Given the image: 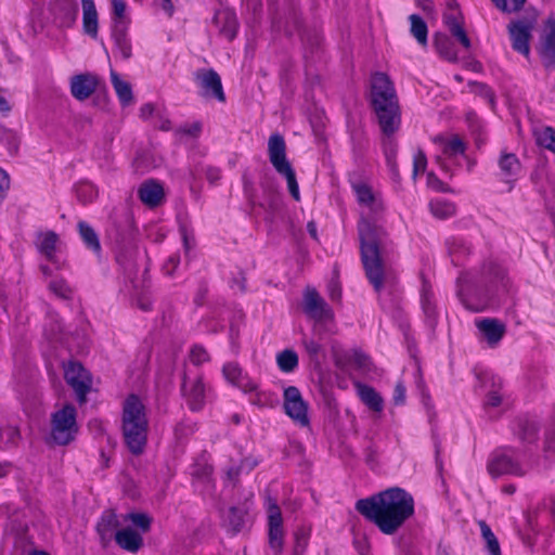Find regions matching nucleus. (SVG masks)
I'll return each mask as SVG.
<instances>
[{"label":"nucleus","mask_w":555,"mask_h":555,"mask_svg":"<svg viewBox=\"0 0 555 555\" xmlns=\"http://www.w3.org/2000/svg\"><path fill=\"white\" fill-rule=\"evenodd\" d=\"M118 526L117 515L112 511H105L96 526L102 544L106 545L113 538L115 539Z\"/></svg>","instance_id":"nucleus-28"},{"label":"nucleus","mask_w":555,"mask_h":555,"mask_svg":"<svg viewBox=\"0 0 555 555\" xmlns=\"http://www.w3.org/2000/svg\"><path fill=\"white\" fill-rule=\"evenodd\" d=\"M127 28H113V39L115 42L116 52L125 60H128L132 54V47L130 39L126 34Z\"/></svg>","instance_id":"nucleus-36"},{"label":"nucleus","mask_w":555,"mask_h":555,"mask_svg":"<svg viewBox=\"0 0 555 555\" xmlns=\"http://www.w3.org/2000/svg\"><path fill=\"white\" fill-rule=\"evenodd\" d=\"M358 395L371 410L380 412L383 410L382 397L370 386L357 384Z\"/></svg>","instance_id":"nucleus-35"},{"label":"nucleus","mask_w":555,"mask_h":555,"mask_svg":"<svg viewBox=\"0 0 555 555\" xmlns=\"http://www.w3.org/2000/svg\"><path fill=\"white\" fill-rule=\"evenodd\" d=\"M352 191L356 195L358 204L369 215L377 216L384 210V201L378 191L363 180H354L351 182Z\"/></svg>","instance_id":"nucleus-10"},{"label":"nucleus","mask_w":555,"mask_h":555,"mask_svg":"<svg viewBox=\"0 0 555 555\" xmlns=\"http://www.w3.org/2000/svg\"><path fill=\"white\" fill-rule=\"evenodd\" d=\"M18 441L20 431L17 427L0 415V449L10 450L16 447Z\"/></svg>","instance_id":"nucleus-31"},{"label":"nucleus","mask_w":555,"mask_h":555,"mask_svg":"<svg viewBox=\"0 0 555 555\" xmlns=\"http://www.w3.org/2000/svg\"><path fill=\"white\" fill-rule=\"evenodd\" d=\"M12 470V464L9 462L0 463V478H3L10 474Z\"/></svg>","instance_id":"nucleus-62"},{"label":"nucleus","mask_w":555,"mask_h":555,"mask_svg":"<svg viewBox=\"0 0 555 555\" xmlns=\"http://www.w3.org/2000/svg\"><path fill=\"white\" fill-rule=\"evenodd\" d=\"M111 82L122 107L133 104L132 88L128 81L121 79L116 72L111 70Z\"/></svg>","instance_id":"nucleus-33"},{"label":"nucleus","mask_w":555,"mask_h":555,"mask_svg":"<svg viewBox=\"0 0 555 555\" xmlns=\"http://www.w3.org/2000/svg\"><path fill=\"white\" fill-rule=\"evenodd\" d=\"M215 25L219 33L228 40H232L237 30V21L235 13L228 9L219 10L214 17Z\"/></svg>","instance_id":"nucleus-27"},{"label":"nucleus","mask_w":555,"mask_h":555,"mask_svg":"<svg viewBox=\"0 0 555 555\" xmlns=\"http://www.w3.org/2000/svg\"><path fill=\"white\" fill-rule=\"evenodd\" d=\"M77 195L79 199H81L85 203L91 202L93 198L96 197L98 191L92 183L83 182L78 185Z\"/></svg>","instance_id":"nucleus-45"},{"label":"nucleus","mask_w":555,"mask_h":555,"mask_svg":"<svg viewBox=\"0 0 555 555\" xmlns=\"http://www.w3.org/2000/svg\"><path fill=\"white\" fill-rule=\"evenodd\" d=\"M532 29L533 23L529 21H516L508 25L513 49L526 57L530 54L529 40Z\"/></svg>","instance_id":"nucleus-17"},{"label":"nucleus","mask_w":555,"mask_h":555,"mask_svg":"<svg viewBox=\"0 0 555 555\" xmlns=\"http://www.w3.org/2000/svg\"><path fill=\"white\" fill-rule=\"evenodd\" d=\"M539 54L546 68H555V22L548 20L539 47Z\"/></svg>","instance_id":"nucleus-24"},{"label":"nucleus","mask_w":555,"mask_h":555,"mask_svg":"<svg viewBox=\"0 0 555 555\" xmlns=\"http://www.w3.org/2000/svg\"><path fill=\"white\" fill-rule=\"evenodd\" d=\"M267 514L269 545L275 554H280L284 545V528L282 513L276 503L269 502Z\"/></svg>","instance_id":"nucleus-15"},{"label":"nucleus","mask_w":555,"mask_h":555,"mask_svg":"<svg viewBox=\"0 0 555 555\" xmlns=\"http://www.w3.org/2000/svg\"><path fill=\"white\" fill-rule=\"evenodd\" d=\"M12 109V105L8 99L0 93V118L7 117Z\"/></svg>","instance_id":"nucleus-56"},{"label":"nucleus","mask_w":555,"mask_h":555,"mask_svg":"<svg viewBox=\"0 0 555 555\" xmlns=\"http://www.w3.org/2000/svg\"><path fill=\"white\" fill-rule=\"evenodd\" d=\"M427 158L423 152H418L414 155V169L413 176L417 177L420 173H423L426 169Z\"/></svg>","instance_id":"nucleus-51"},{"label":"nucleus","mask_w":555,"mask_h":555,"mask_svg":"<svg viewBox=\"0 0 555 555\" xmlns=\"http://www.w3.org/2000/svg\"><path fill=\"white\" fill-rule=\"evenodd\" d=\"M180 263V256L179 255H171L168 260L164 264V271L166 274L171 275L178 264Z\"/></svg>","instance_id":"nucleus-54"},{"label":"nucleus","mask_w":555,"mask_h":555,"mask_svg":"<svg viewBox=\"0 0 555 555\" xmlns=\"http://www.w3.org/2000/svg\"><path fill=\"white\" fill-rule=\"evenodd\" d=\"M479 387L486 391L483 406L490 413L491 410L499 409L503 404L502 387L503 380L500 376L485 371L477 374Z\"/></svg>","instance_id":"nucleus-12"},{"label":"nucleus","mask_w":555,"mask_h":555,"mask_svg":"<svg viewBox=\"0 0 555 555\" xmlns=\"http://www.w3.org/2000/svg\"><path fill=\"white\" fill-rule=\"evenodd\" d=\"M307 228H308V231L311 234V236L315 238L317 237V227H315V224L313 222H309Z\"/></svg>","instance_id":"nucleus-64"},{"label":"nucleus","mask_w":555,"mask_h":555,"mask_svg":"<svg viewBox=\"0 0 555 555\" xmlns=\"http://www.w3.org/2000/svg\"><path fill=\"white\" fill-rule=\"evenodd\" d=\"M78 229L81 238L86 245L94 251L100 250V242L93 229L86 222L81 221L78 223Z\"/></svg>","instance_id":"nucleus-44"},{"label":"nucleus","mask_w":555,"mask_h":555,"mask_svg":"<svg viewBox=\"0 0 555 555\" xmlns=\"http://www.w3.org/2000/svg\"><path fill=\"white\" fill-rule=\"evenodd\" d=\"M194 80L204 98H215L220 102H224L221 78L214 69H198L194 74Z\"/></svg>","instance_id":"nucleus-14"},{"label":"nucleus","mask_w":555,"mask_h":555,"mask_svg":"<svg viewBox=\"0 0 555 555\" xmlns=\"http://www.w3.org/2000/svg\"><path fill=\"white\" fill-rule=\"evenodd\" d=\"M304 346H305L306 351L312 358H317L322 350L321 344L311 338H304Z\"/></svg>","instance_id":"nucleus-53"},{"label":"nucleus","mask_w":555,"mask_h":555,"mask_svg":"<svg viewBox=\"0 0 555 555\" xmlns=\"http://www.w3.org/2000/svg\"><path fill=\"white\" fill-rule=\"evenodd\" d=\"M54 23L64 28L72 27L78 15L76 0H54L50 5Z\"/></svg>","instance_id":"nucleus-22"},{"label":"nucleus","mask_w":555,"mask_h":555,"mask_svg":"<svg viewBox=\"0 0 555 555\" xmlns=\"http://www.w3.org/2000/svg\"><path fill=\"white\" fill-rule=\"evenodd\" d=\"M429 208L434 217L438 219H448L455 214V207L452 203L436 198L429 203Z\"/></svg>","instance_id":"nucleus-38"},{"label":"nucleus","mask_w":555,"mask_h":555,"mask_svg":"<svg viewBox=\"0 0 555 555\" xmlns=\"http://www.w3.org/2000/svg\"><path fill=\"white\" fill-rule=\"evenodd\" d=\"M38 251L50 262L61 268V260L59 257L60 240L56 233L52 231L38 232L35 241Z\"/></svg>","instance_id":"nucleus-18"},{"label":"nucleus","mask_w":555,"mask_h":555,"mask_svg":"<svg viewBox=\"0 0 555 555\" xmlns=\"http://www.w3.org/2000/svg\"><path fill=\"white\" fill-rule=\"evenodd\" d=\"M427 183L434 190H442V182L434 173H428Z\"/></svg>","instance_id":"nucleus-61"},{"label":"nucleus","mask_w":555,"mask_h":555,"mask_svg":"<svg viewBox=\"0 0 555 555\" xmlns=\"http://www.w3.org/2000/svg\"><path fill=\"white\" fill-rule=\"evenodd\" d=\"M356 509L378 530L391 535L414 514V499L405 490L395 487L358 500Z\"/></svg>","instance_id":"nucleus-1"},{"label":"nucleus","mask_w":555,"mask_h":555,"mask_svg":"<svg viewBox=\"0 0 555 555\" xmlns=\"http://www.w3.org/2000/svg\"><path fill=\"white\" fill-rule=\"evenodd\" d=\"M545 446L547 451L555 453V428L547 433Z\"/></svg>","instance_id":"nucleus-59"},{"label":"nucleus","mask_w":555,"mask_h":555,"mask_svg":"<svg viewBox=\"0 0 555 555\" xmlns=\"http://www.w3.org/2000/svg\"><path fill=\"white\" fill-rule=\"evenodd\" d=\"M121 431L130 452L141 454L147 441L149 418L145 405L135 395L128 396L124 401Z\"/></svg>","instance_id":"nucleus-4"},{"label":"nucleus","mask_w":555,"mask_h":555,"mask_svg":"<svg viewBox=\"0 0 555 555\" xmlns=\"http://www.w3.org/2000/svg\"><path fill=\"white\" fill-rule=\"evenodd\" d=\"M182 393L192 411H199L206 400L207 388L201 377L185 378Z\"/></svg>","instance_id":"nucleus-21"},{"label":"nucleus","mask_w":555,"mask_h":555,"mask_svg":"<svg viewBox=\"0 0 555 555\" xmlns=\"http://www.w3.org/2000/svg\"><path fill=\"white\" fill-rule=\"evenodd\" d=\"M434 44L441 57L447 61L455 62L457 60V53L453 42L444 34H436L434 37Z\"/></svg>","instance_id":"nucleus-34"},{"label":"nucleus","mask_w":555,"mask_h":555,"mask_svg":"<svg viewBox=\"0 0 555 555\" xmlns=\"http://www.w3.org/2000/svg\"><path fill=\"white\" fill-rule=\"evenodd\" d=\"M122 522L131 526L119 529L115 541L122 550L137 553L143 545V534L150 530L152 518L145 513L132 512L124 515Z\"/></svg>","instance_id":"nucleus-5"},{"label":"nucleus","mask_w":555,"mask_h":555,"mask_svg":"<svg viewBox=\"0 0 555 555\" xmlns=\"http://www.w3.org/2000/svg\"><path fill=\"white\" fill-rule=\"evenodd\" d=\"M99 78L95 74L83 73L74 75L69 80L70 94L77 101L89 99L96 90Z\"/></svg>","instance_id":"nucleus-20"},{"label":"nucleus","mask_w":555,"mask_h":555,"mask_svg":"<svg viewBox=\"0 0 555 555\" xmlns=\"http://www.w3.org/2000/svg\"><path fill=\"white\" fill-rule=\"evenodd\" d=\"M64 376L67 384L73 388L78 401L83 403L92 384L89 372L77 362H68L64 366Z\"/></svg>","instance_id":"nucleus-13"},{"label":"nucleus","mask_w":555,"mask_h":555,"mask_svg":"<svg viewBox=\"0 0 555 555\" xmlns=\"http://www.w3.org/2000/svg\"><path fill=\"white\" fill-rule=\"evenodd\" d=\"M449 253L452 256V261L454 263H459L461 260V256L465 255L468 251V248L465 247L462 243L456 242L455 240L452 242H448Z\"/></svg>","instance_id":"nucleus-48"},{"label":"nucleus","mask_w":555,"mask_h":555,"mask_svg":"<svg viewBox=\"0 0 555 555\" xmlns=\"http://www.w3.org/2000/svg\"><path fill=\"white\" fill-rule=\"evenodd\" d=\"M49 287L55 295L63 298H67L70 294V288L63 280L51 281Z\"/></svg>","instance_id":"nucleus-49"},{"label":"nucleus","mask_w":555,"mask_h":555,"mask_svg":"<svg viewBox=\"0 0 555 555\" xmlns=\"http://www.w3.org/2000/svg\"><path fill=\"white\" fill-rule=\"evenodd\" d=\"M526 0H492L498 9L504 12H515L519 10Z\"/></svg>","instance_id":"nucleus-47"},{"label":"nucleus","mask_w":555,"mask_h":555,"mask_svg":"<svg viewBox=\"0 0 555 555\" xmlns=\"http://www.w3.org/2000/svg\"><path fill=\"white\" fill-rule=\"evenodd\" d=\"M476 326L491 346L496 345L505 333V326L493 319L477 320Z\"/></svg>","instance_id":"nucleus-29"},{"label":"nucleus","mask_w":555,"mask_h":555,"mask_svg":"<svg viewBox=\"0 0 555 555\" xmlns=\"http://www.w3.org/2000/svg\"><path fill=\"white\" fill-rule=\"evenodd\" d=\"M77 412L74 405L65 404L52 414L51 436L57 444H67L78 433Z\"/></svg>","instance_id":"nucleus-9"},{"label":"nucleus","mask_w":555,"mask_h":555,"mask_svg":"<svg viewBox=\"0 0 555 555\" xmlns=\"http://www.w3.org/2000/svg\"><path fill=\"white\" fill-rule=\"evenodd\" d=\"M479 526H480L481 535L486 542L487 550H488L489 554L490 555H501V548H500L499 541H498L496 537L494 535V533L492 532L491 528L485 521H480Z\"/></svg>","instance_id":"nucleus-42"},{"label":"nucleus","mask_w":555,"mask_h":555,"mask_svg":"<svg viewBox=\"0 0 555 555\" xmlns=\"http://www.w3.org/2000/svg\"><path fill=\"white\" fill-rule=\"evenodd\" d=\"M190 360L193 364L199 365L209 361V354L202 346H194L190 351Z\"/></svg>","instance_id":"nucleus-46"},{"label":"nucleus","mask_w":555,"mask_h":555,"mask_svg":"<svg viewBox=\"0 0 555 555\" xmlns=\"http://www.w3.org/2000/svg\"><path fill=\"white\" fill-rule=\"evenodd\" d=\"M82 5V27L85 34L91 38L98 37L99 16L93 0H81Z\"/></svg>","instance_id":"nucleus-30"},{"label":"nucleus","mask_w":555,"mask_h":555,"mask_svg":"<svg viewBox=\"0 0 555 555\" xmlns=\"http://www.w3.org/2000/svg\"><path fill=\"white\" fill-rule=\"evenodd\" d=\"M433 143L436 163L447 173H452L466 158L465 143L456 134H439L433 139Z\"/></svg>","instance_id":"nucleus-6"},{"label":"nucleus","mask_w":555,"mask_h":555,"mask_svg":"<svg viewBox=\"0 0 555 555\" xmlns=\"http://www.w3.org/2000/svg\"><path fill=\"white\" fill-rule=\"evenodd\" d=\"M404 399H405V387L401 383H398L396 385L395 391H393V401L396 404H402L404 402Z\"/></svg>","instance_id":"nucleus-55"},{"label":"nucleus","mask_w":555,"mask_h":555,"mask_svg":"<svg viewBox=\"0 0 555 555\" xmlns=\"http://www.w3.org/2000/svg\"><path fill=\"white\" fill-rule=\"evenodd\" d=\"M154 125L155 127L164 131H168L171 128L170 120L164 107H160L159 111H157Z\"/></svg>","instance_id":"nucleus-50"},{"label":"nucleus","mask_w":555,"mask_h":555,"mask_svg":"<svg viewBox=\"0 0 555 555\" xmlns=\"http://www.w3.org/2000/svg\"><path fill=\"white\" fill-rule=\"evenodd\" d=\"M283 405L287 416L301 427L309 426L308 404L304 400L299 389L295 386H288L284 389Z\"/></svg>","instance_id":"nucleus-11"},{"label":"nucleus","mask_w":555,"mask_h":555,"mask_svg":"<svg viewBox=\"0 0 555 555\" xmlns=\"http://www.w3.org/2000/svg\"><path fill=\"white\" fill-rule=\"evenodd\" d=\"M134 304L141 308L142 310H149L152 306V302L147 296L140 295L133 299Z\"/></svg>","instance_id":"nucleus-58"},{"label":"nucleus","mask_w":555,"mask_h":555,"mask_svg":"<svg viewBox=\"0 0 555 555\" xmlns=\"http://www.w3.org/2000/svg\"><path fill=\"white\" fill-rule=\"evenodd\" d=\"M222 374L227 382L237 387L241 391L255 390V379L243 373L237 363L229 362L222 367Z\"/></svg>","instance_id":"nucleus-25"},{"label":"nucleus","mask_w":555,"mask_h":555,"mask_svg":"<svg viewBox=\"0 0 555 555\" xmlns=\"http://www.w3.org/2000/svg\"><path fill=\"white\" fill-rule=\"evenodd\" d=\"M139 197L145 205L155 207L164 198L163 186L154 181H147L140 186Z\"/></svg>","instance_id":"nucleus-32"},{"label":"nucleus","mask_w":555,"mask_h":555,"mask_svg":"<svg viewBox=\"0 0 555 555\" xmlns=\"http://www.w3.org/2000/svg\"><path fill=\"white\" fill-rule=\"evenodd\" d=\"M305 312L317 322H326L333 319V312L326 302L314 289H307L304 296Z\"/></svg>","instance_id":"nucleus-19"},{"label":"nucleus","mask_w":555,"mask_h":555,"mask_svg":"<svg viewBox=\"0 0 555 555\" xmlns=\"http://www.w3.org/2000/svg\"><path fill=\"white\" fill-rule=\"evenodd\" d=\"M502 491L506 494H513L516 491V487L514 485H506L502 488Z\"/></svg>","instance_id":"nucleus-63"},{"label":"nucleus","mask_w":555,"mask_h":555,"mask_svg":"<svg viewBox=\"0 0 555 555\" xmlns=\"http://www.w3.org/2000/svg\"><path fill=\"white\" fill-rule=\"evenodd\" d=\"M505 278V270L494 262H489L482 271V276L479 281H476L469 273L462 274L459 278V295L464 296L469 291V285L479 283H502Z\"/></svg>","instance_id":"nucleus-16"},{"label":"nucleus","mask_w":555,"mask_h":555,"mask_svg":"<svg viewBox=\"0 0 555 555\" xmlns=\"http://www.w3.org/2000/svg\"><path fill=\"white\" fill-rule=\"evenodd\" d=\"M371 101L382 131L389 135L400 126V111L397 95L388 76L376 73L371 79Z\"/></svg>","instance_id":"nucleus-3"},{"label":"nucleus","mask_w":555,"mask_h":555,"mask_svg":"<svg viewBox=\"0 0 555 555\" xmlns=\"http://www.w3.org/2000/svg\"><path fill=\"white\" fill-rule=\"evenodd\" d=\"M500 175L506 182H512L518 179L521 173V164L518 157L506 151H503L498 160Z\"/></svg>","instance_id":"nucleus-26"},{"label":"nucleus","mask_w":555,"mask_h":555,"mask_svg":"<svg viewBox=\"0 0 555 555\" xmlns=\"http://www.w3.org/2000/svg\"><path fill=\"white\" fill-rule=\"evenodd\" d=\"M443 22L452 36L463 46V48L468 50L470 48V40L463 27L464 21L459 9L450 5L443 14Z\"/></svg>","instance_id":"nucleus-23"},{"label":"nucleus","mask_w":555,"mask_h":555,"mask_svg":"<svg viewBox=\"0 0 555 555\" xmlns=\"http://www.w3.org/2000/svg\"><path fill=\"white\" fill-rule=\"evenodd\" d=\"M160 106H157L153 103H145L140 107V118L143 120H147L150 118H155L157 111H159Z\"/></svg>","instance_id":"nucleus-52"},{"label":"nucleus","mask_w":555,"mask_h":555,"mask_svg":"<svg viewBox=\"0 0 555 555\" xmlns=\"http://www.w3.org/2000/svg\"><path fill=\"white\" fill-rule=\"evenodd\" d=\"M268 155L273 168L287 181L288 191L295 201H300L299 186L295 171L286 157V143L279 133L270 135L268 141Z\"/></svg>","instance_id":"nucleus-7"},{"label":"nucleus","mask_w":555,"mask_h":555,"mask_svg":"<svg viewBox=\"0 0 555 555\" xmlns=\"http://www.w3.org/2000/svg\"><path fill=\"white\" fill-rule=\"evenodd\" d=\"M113 7L114 28H127L129 23L126 15L127 4L125 0H111Z\"/></svg>","instance_id":"nucleus-41"},{"label":"nucleus","mask_w":555,"mask_h":555,"mask_svg":"<svg viewBox=\"0 0 555 555\" xmlns=\"http://www.w3.org/2000/svg\"><path fill=\"white\" fill-rule=\"evenodd\" d=\"M359 235L361 241V257L366 276L375 291L379 292L386 279V272L379 253L386 233L382 228L372 224L369 220L363 218L359 223Z\"/></svg>","instance_id":"nucleus-2"},{"label":"nucleus","mask_w":555,"mask_h":555,"mask_svg":"<svg viewBox=\"0 0 555 555\" xmlns=\"http://www.w3.org/2000/svg\"><path fill=\"white\" fill-rule=\"evenodd\" d=\"M220 170L218 168H212V167H209L207 170H206V177L207 179L214 183L216 181H218L220 179Z\"/></svg>","instance_id":"nucleus-60"},{"label":"nucleus","mask_w":555,"mask_h":555,"mask_svg":"<svg viewBox=\"0 0 555 555\" xmlns=\"http://www.w3.org/2000/svg\"><path fill=\"white\" fill-rule=\"evenodd\" d=\"M279 369L284 373H292L298 366V356L292 349H285L276 354Z\"/></svg>","instance_id":"nucleus-37"},{"label":"nucleus","mask_w":555,"mask_h":555,"mask_svg":"<svg viewBox=\"0 0 555 555\" xmlns=\"http://www.w3.org/2000/svg\"><path fill=\"white\" fill-rule=\"evenodd\" d=\"M487 468L493 478L502 475L521 477L528 472V467L521 461L520 452L512 448H502L493 452Z\"/></svg>","instance_id":"nucleus-8"},{"label":"nucleus","mask_w":555,"mask_h":555,"mask_svg":"<svg viewBox=\"0 0 555 555\" xmlns=\"http://www.w3.org/2000/svg\"><path fill=\"white\" fill-rule=\"evenodd\" d=\"M410 22L413 37L420 44L426 46L428 29L424 20L421 16L413 14L410 16Z\"/></svg>","instance_id":"nucleus-39"},{"label":"nucleus","mask_w":555,"mask_h":555,"mask_svg":"<svg viewBox=\"0 0 555 555\" xmlns=\"http://www.w3.org/2000/svg\"><path fill=\"white\" fill-rule=\"evenodd\" d=\"M537 143L555 154V130L552 127H543L534 132Z\"/></svg>","instance_id":"nucleus-40"},{"label":"nucleus","mask_w":555,"mask_h":555,"mask_svg":"<svg viewBox=\"0 0 555 555\" xmlns=\"http://www.w3.org/2000/svg\"><path fill=\"white\" fill-rule=\"evenodd\" d=\"M156 5L164 10L169 16L173 14L175 7L172 0H154Z\"/></svg>","instance_id":"nucleus-57"},{"label":"nucleus","mask_w":555,"mask_h":555,"mask_svg":"<svg viewBox=\"0 0 555 555\" xmlns=\"http://www.w3.org/2000/svg\"><path fill=\"white\" fill-rule=\"evenodd\" d=\"M255 390L251 391H243L246 395H249V401L258 406H268L272 404L273 398L272 393L267 390H261L259 388L258 382L255 379Z\"/></svg>","instance_id":"nucleus-43"}]
</instances>
